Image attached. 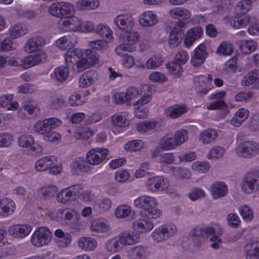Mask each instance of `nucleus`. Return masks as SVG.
<instances>
[{"label": "nucleus", "instance_id": "nucleus-1", "mask_svg": "<svg viewBox=\"0 0 259 259\" xmlns=\"http://www.w3.org/2000/svg\"><path fill=\"white\" fill-rule=\"evenodd\" d=\"M135 206L143 210L141 212L144 215V219H140L133 224V228L137 233H144L151 230L154 227L153 223L150 219L159 217L161 211L155 208L156 200L154 197L143 196L135 200Z\"/></svg>", "mask_w": 259, "mask_h": 259}, {"label": "nucleus", "instance_id": "nucleus-2", "mask_svg": "<svg viewBox=\"0 0 259 259\" xmlns=\"http://www.w3.org/2000/svg\"><path fill=\"white\" fill-rule=\"evenodd\" d=\"M61 124V121L57 118H46L43 121H39L35 123L34 130L38 134L44 135L45 140L53 142L58 139L59 135L52 130Z\"/></svg>", "mask_w": 259, "mask_h": 259}, {"label": "nucleus", "instance_id": "nucleus-3", "mask_svg": "<svg viewBox=\"0 0 259 259\" xmlns=\"http://www.w3.org/2000/svg\"><path fill=\"white\" fill-rule=\"evenodd\" d=\"M235 153L240 158H251L259 153V145L251 141H243L236 146Z\"/></svg>", "mask_w": 259, "mask_h": 259}, {"label": "nucleus", "instance_id": "nucleus-4", "mask_svg": "<svg viewBox=\"0 0 259 259\" xmlns=\"http://www.w3.org/2000/svg\"><path fill=\"white\" fill-rule=\"evenodd\" d=\"M125 39L123 40V43L115 48V51L119 56H123L126 54V52H133L135 50L133 45L139 41V33L137 31H130L125 32Z\"/></svg>", "mask_w": 259, "mask_h": 259}, {"label": "nucleus", "instance_id": "nucleus-5", "mask_svg": "<svg viewBox=\"0 0 259 259\" xmlns=\"http://www.w3.org/2000/svg\"><path fill=\"white\" fill-rule=\"evenodd\" d=\"M191 235L194 237H212L210 240L212 243L210 246L214 249H218L220 247V244L222 243V240L216 235L214 229L212 227H206L204 228H196L191 231Z\"/></svg>", "mask_w": 259, "mask_h": 259}, {"label": "nucleus", "instance_id": "nucleus-6", "mask_svg": "<svg viewBox=\"0 0 259 259\" xmlns=\"http://www.w3.org/2000/svg\"><path fill=\"white\" fill-rule=\"evenodd\" d=\"M177 231V227L174 224L164 225L155 229L152 234V237L154 241L159 242L170 238Z\"/></svg>", "mask_w": 259, "mask_h": 259}, {"label": "nucleus", "instance_id": "nucleus-7", "mask_svg": "<svg viewBox=\"0 0 259 259\" xmlns=\"http://www.w3.org/2000/svg\"><path fill=\"white\" fill-rule=\"evenodd\" d=\"M51 237V232L47 227H39L33 233L31 242L33 245L40 247L48 244Z\"/></svg>", "mask_w": 259, "mask_h": 259}, {"label": "nucleus", "instance_id": "nucleus-8", "mask_svg": "<svg viewBox=\"0 0 259 259\" xmlns=\"http://www.w3.org/2000/svg\"><path fill=\"white\" fill-rule=\"evenodd\" d=\"M18 144L21 147L30 148L32 155H40L42 153V146L34 143V138L31 135L27 134L21 135L18 139Z\"/></svg>", "mask_w": 259, "mask_h": 259}, {"label": "nucleus", "instance_id": "nucleus-9", "mask_svg": "<svg viewBox=\"0 0 259 259\" xmlns=\"http://www.w3.org/2000/svg\"><path fill=\"white\" fill-rule=\"evenodd\" d=\"M166 32L169 31L168 43L171 48L177 47L184 36V29L178 25H170L165 27Z\"/></svg>", "mask_w": 259, "mask_h": 259}, {"label": "nucleus", "instance_id": "nucleus-10", "mask_svg": "<svg viewBox=\"0 0 259 259\" xmlns=\"http://www.w3.org/2000/svg\"><path fill=\"white\" fill-rule=\"evenodd\" d=\"M108 153L109 151L106 148L97 147L91 149L87 154V161L91 165H98L105 160Z\"/></svg>", "mask_w": 259, "mask_h": 259}, {"label": "nucleus", "instance_id": "nucleus-11", "mask_svg": "<svg viewBox=\"0 0 259 259\" xmlns=\"http://www.w3.org/2000/svg\"><path fill=\"white\" fill-rule=\"evenodd\" d=\"M243 192L249 194L259 188V174L257 171L248 173L241 184Z\"/></svg>", "mask_w": 259, "mask_h": 259}, {"label": "nucleus", "instance_id": "nucleus-12", "mask_svg": "<svg viewBox=\"0 0 259 259\" xmlns=\"http://www.w3.org/2000/svg\"><path fill=\"white\" fill-rule=\"evenodd\" d=\"M114 23L118 29L124 32L132 30L135 25V21L129 13L118 15L114 18Z\"/></svg>", "mask_w": 259, "mask_h": 259}, {"label": "nucleus", "instance_id": "nucleus-13", "mask_svg": "<svg viewBox=\"0 0 259 259\" xmlns=\"http://www.w3.org/2000/svg\"><path fill=\"white\" fill-rule=\"evenodd\" d=\"M170 16L175 19H179V21L171 25H178L180 27H186V25L188 23V20L190 18L191 13L186 9L178 7L171 10L169 11Z\"/></svg>", "mask_w": 259, "mask_h": 259}, {"label": "nucleus", "instance_id": "nucleus-14", "mask_svg": "<svg viewBox=\"0 0 259 259\" xmlns=\"http://www.w3.org/2000/svg\"><path fill=\"white\" fill-rule=\"evenodd\" d=\"M47 60V55L42 51H39L33 55H29L21 59L20 64L24 69L29 68L38 64L44 63Z\"/></svg>", "mask_w": 259, "mask_h": 259}, {"label": "nucleus", "instance_id": "nucleus-15", "mask_svg": "<svg viewBox=\"0 0 259 259\" xmlns=\"http://www.w3.org/2000/svg\"><path fill=\"white\" fill-rule=\"evenodd\" d=\"M87 161L82 158H77L70 165L71 171L74 175H82L90 170Z\"/></svg>", "mask_w": 259, "mask_h": 259}, {"label": "nucleus", "instance_id": "nucleus-16", "mask_svg": "<svg viewBox=\"0 0 259 259\" xmlns=\"http://www.w3.org/2000/svg\"><path fill=\"white\" fill-rule=\"evenodd\" d=\"M207 56L206 46L204 44L199 45L195 50L194 54L191 59V64L195 67H198L202 64Z\"/></svg>", "mask_w": 259, "mask_h": 259}, {"label": "nucleus", "instance_id": "nucleus-17", "mask_svg": "<svg viewBox=\"0 0 259 259\" xmlns=\"http://www.w3.org/2000/svg\"><path fill=\"white\" fill-rule=\"evenodd\" d=\"M59 23L60 25L64 26L66 30L72 31H80L82 24L77 17L72 16L60 19Z\"/></svg>", "mask_w": 259, "mask_h": 259}, {"label": "nucleus", "instance_id": "nucleus-18", "mask_svg": "<svg viewBox=\"0 0 259 259\" xmlns=\"http://www.w3.org/2000/svg\"><path fill=\"white\" fill-rule=\"evenodd\" d=\"M167 179L162 177H153L147 181V186L149 190L155 192L157 190L166 189L168 184Z\"/></svg>", "mask_w": 259, "mask_h": 259}, {"label": "nucleus", "instance_id": "nucleus-19", "mask_svg": "<svg viewBox=\"0 0 259 259\" xmlns=\"http://www.w3.org/2000/svg\"><path fill=\"white\" fill-rule=\"evenodd\" d=\"M236 45L243 54H249L254 52L257 47V44L252 39L238 40Z\"/></svg>", "mask_w": 259, "mask_h": 259}, {"label": "nucleus", "instance_id": "nucleus-20", "mask_svg": "<svg viewBox=\"0 0 259 259\" xmlns=\"http://www.w3.org/2000/svg\"><path fill=\"white\" fill-rule=\"evenodd\" d=\"M31 230L28 225H16L10 227L9 233L15 238H24L28 235Z\"/></svg>", "mask_w": 259, "mask_h": 259}, {"label": "nucleus", "instance_id": "nucleus-21", "mask_svg": "<svg viewBox=\"0 0 259 259\" xmlns=\"http://www.w3.org/2000/svg\"><path fill=\"white\" fill-rule=\"evenodd\" d=\"M98 74L95 70H90L83 73L79 79V85L86 88L93 84L98 79Z\"/></svg>", "mask_w": 259, "mask_h": 259}, {"label": "nucleus", "instance_id": "nucleus-22", "mask_svg": "<svg viewBox=\"0 0 259 259\" xmlns=\"http://www.w3.org/2000/svg\"><path fill=\"white\" fill-rule=\"evenodd\" d=\"M45 44V40L42 37H33L28 40L24 49L26 52L31 53L39 50Z\"/></svg>", "mask_w": 259, "mask_h": 259}, {"label": "nucleus", "instance_id": "nucleus-23", "mask_svg": "<svg viewBox=\"0 0 259 259\" xmlns=\"http://www.w3.org/2000/svg\"><path fill=\"white\" fill-rule=\"evenodd\" d=\"M228 191L227 185L222 182H215L211 187V193L215 199L225 196Z\"/></svg>", "mask_w": 259, "mask_h": 259}, {"label": "nucleus", "instance_id": "nucleus-24", "mask_svg": "<svg viewBox=\"0 0 259 259\" xmlns=\"http://www.w3.org/2000/svg\"><path fill=\"white\" fill-rule=\"evenodd\" d=\"M251 20L247 14L237 13V14L230 20V24L234 28H239L249 24Z\"/></svg>", "mask_w": 259, "mask_h": 259}, {"label": "nucleus", "instance_id": "nucleus-25", "mask_svg": "<svg viewBox=\"0 0 259 259\" xmlns=\"http://www.w3.org/2000/svg\"><path fill=\"white\" fill-rule=\"evenodd\" d=\"M82 56V52L80 50L74 49L71 50L70 48L66 53L65 58L66 65L68 67H71V65L76 63Z\"/></svg>", "mask_w": 259, "mask_h": 259}, {"label": "nucleus", "instance_id": "nucleus-26", "mask_svg": "<svg viewBox=\"0 0 259 259\" xmlns=\"http://www.w3.org/2000/svg\"><path fill=\"white\" fill-rule=\"evenodd\" d=\"M14 202L7 198L0 199V215L7 217L14 211Z\"/></svg>", "mask_w": 259, "mask_h": 259}, {"label": "nucleus", "instance_id": "nucleus-27", "mask_svg": "<svg viewBox=\"0 0 259 259\" xmlns=\"http://www.w3.org/2000/svg\"><path fill=\"white\" fill-rule=\"evenodd\" d=\"M158 19L154 12L147 11L144 12L140 18L139 22L144 26H151L157 23Z\"/></svg>", "mask_w": 259, "mask_h": 259}, {"label": "nucleus", "instance_id": "nucleus-28", "mask_svg": "<svg viewBox=\"0 0 259 259\" xmlns=\"http://www.w3.org/2000/svg\"><path fill=\"white\" fill-rule=\"evenodd\" d=\"M54 157L52 156L44 157L38 160L35 164V169L38 171H43L53 165Z\"/></svg>", "mask_w": 259, "mask_h": 259}, {"label": "nucleus", "instance_id": "nucleus-29", "mask_svg": "<svg viewBox=\"0 0 259 259\" xmlns=\"http://www.w3.org/2000/svg\"><path fill=\"white\" fill-rule=\"evenodd\" d=\"M92 231L99 233H107L109 230V226L102 219H96L91 222Z\"/></svg>", "mask_w": 259, "mask_h": 259}, {"label": "nucleus", "instance_id": "nucleus-30", "mask_svg": "<svg viewBox=\"0 0 259 259\" xmlns=\"http://www.w3.org/2000/svg\"><path fill=\"white\" fill-rule=\"evenodd\" d=\"M120 242L122 245H132L138 242L139 238L133 232L126 231L119 235Z\"/></svg>", "mask_w": 259, "mask_h": 259}, {"label": "nucleus", "instance_id": "nucleus-31", "mask_svg": "<svg viewBox=\"0 0 259 259\" xmlns=\"http://www.w3.org/2000/svg\"><path fill=\"white\" fill-rule=\"evenodd\" d=\"M218 136L217 132L211 128L203 130L199 136V140L204 144H209L214 141Z\"/></svg>", "mask_w": 259, "mask_h": 259}, {"label": "nucleus", "instance_id": "nucleus-32", "mask_svg": "<svg viewBox=\"0 0 259 259\" xmlns=\"http://www.w3.org/2000/svg\"><path fill=\"white\" fill-rule=\"evenodd\" d=\"M67 66H61L54 69L52 77L59 82L66 80L69 75V69Z\"/></svg>", "mask_w": 259, "mask_h": 259}, {"label": "nucleus", "instance_id": "nucleus-33", "mask_svg": "<svg viewBox=\"0 0 259 259\" xmlns=\"http://www.w3.org/2000/svg\"><path fill=\"white\" fill-rule=\"evenodd\" d=\"M79 248L85 250H92L97 245L96 241L90 237H81L78 241Z\"/></svg>", "mask_w": 259, "mask_h": 259}, {"label": "nucleus", "instance_id": "nucleus-34", "mask_svg": "<svg viewBox=\"0 0 259 259\" xmlns=\"http://www.w3.org/2000/svg\"><path fill=\"white\" fill-rule=\"evenodd\" d=\"M76 7L81 10H89L97 8L100 3L98 0H81L76 3Z\"/></svg>", "mask_w": 259, "mask_h": 259}, {"label": "nucleus", "instance_id": "nucleus-35", "mask_svg": "<svg viewBox=\"0 0 259 259\" xmlns=\"http://www.w3.org/2000/svg\"><path fill=\"white\" fill-rule=\"evenodd\" d=\"M187 112V108L184 105H175L169 107L166 113L172 118H177Z\"/></svg>", "mask_w": 259, "mask_h": 259}, {"label": "nucleus", "instance_id": "nucleus-36", "mask_svg": "<svg viewBox=\"0 0 259 259\" xmlns=\"http://www.w3.org/2000/svg\"><path fill=\"white\" fill-rule=\"evenodd\" d=\"M259 80V70H253L244 76L241 80V84L248 86Z\"/></svg>", "mask_w": 259, "mask_h": 259}, {"label": "nucleus", "instance_id": "nucleus-37", "mask_svg": "<svg viewBox=\"0 0 259 259\" xmlns=\"http://www.w3.org/2000/svg\"><path fill=\"white\" fill-rule=\"evenodd\" d=\"M107 250L111 252L118 251L123 246L120 242L119 237H114L108 240L105 245Z\"/></svg>", "mask_w": 259, "mask_h": 259}, {"label": "nucleus", "instance_id": "nucleus-38", "mask_svg": "<svg viewBox=\"0 0 259 259\" xmlns=\"http://www.w3.org/2000/svg\"><path fill=\"white\" fill-rule=\"evenodd\" d=\"M96 32L101 37L107 40L112 39V32L109 27L105 24H99L96 28Z\"/></svg>", "mask_w": 259, "mask_h": 259}, {"label": "nucleus", "instance_id": "nucleus-39", "mask_svg": "<svg viewBox=\"0 0 259 259\" xmlns=\"http://www.w3.org/2000/svg\"><path fill=\"white\" fill-rule=\"evenodd\" d=\"M131 259H145V249L142 246L133 247L128 251Z\"/></svg>", "mask_w": 259, "mask_h": 259}, {"label": "nucleus", "instance_id": "nucleus-40", "mask_svg": "<svg viewBox=\"0 0 259 259\" xmlns=\"http://www.w3.org/2000/svg\"><path fill=\"white\" fill-rule=\"evenodd\" d=\"M60 6L61 7V19L68 18L73 15L74 12L73 6L70 3L61 2Z\"/></svg>", "mask_w": 259, "mask_h": 259}, {"label": "nucleus", "instance_id": "nucleus-41", "mask_svg": "<svg viewBox=\"0 0 259 259\" xmlns=\"http://www.w3.org/2000/svg\"><path fill=\"white\" fill-rule=\"evenodd\" d=\"M57 199L59 202L66 203L68 201H73L74 198L70 191L69 187L63 189L57 195Z\"/></svg>", "mask_w": 259, "mask_h": 259}, {"label": "nucleus", "instance_id": "nucleus-42", "mask_svg": "<svg viewBox=\"0 0 259 259\" xmlns=\"http://www.w3.org/2000/svg\"><path fill=\"white\" fill-rule=\"evenodd\" d=\"M156 124L157 122L155 121H147L138 124L137 128L140 133H147L154 130Z\"/></svg>", "mask_w": 259, "mask_h": 259}, {"label": "nucleus", "instance_id": "nucleus-43", "mask_svg": "<svg viewBox=\"0 0 259 259\" xmlns=\"http://www.w3.org/2000/svg\"><path fill=\"white\" fill-rule=\"evenodd\" d=\"M71 39L70 35L62 37L57 40V46L62 50L69 49L72 47L73 43Z\"/></svg>", "mask_w": 259, "mask_h": 259}, {"label": "nucleus", "instance_id": "nucleus-44", "mask_svg": "<svg viewBox=\"0 0 259 259\" xmlns=\"http://www.w3.org/2000/svg\"><path fill=\"white\" fill-rule=\"evenodd\" d=\"M251 7V1L250 0H241L237 4L235 10L237 13L246 14Z\"/></svg>", "mask_w": 259, "mask_h": 259}, {"label": "nucleus", "instance_id": "nucleus-45", "mask_svg": "<svg viewBox=\"0 0 259 259\" xmlns=\"http://www.w3.org/2000/svg\"><path fill=\"white\" fill-rule=\"evenodd\" d=\"M132 212L131 207L127 205H120L116 208L115 214L117 218H124L128 217Z\"/></svg>", "mask_w": 259, "mask_h": 259}, {"label": "nucleus", "instance_id": "nucleus-46", "mask_svg": "<svg viewBox=\"0 0 259 259\" xmlns=\"http://www.w3.org/2000/svg\"><path fill=\"white\" fill-rule=\"evenodd\" d=\"M162 62V58L159 56H153L149 59L146 63V67L149 69H153L159 67Z\"/></svg>", "mask_w": 259, "mask_h": 259}, {"label": "nucleus", "instance_id": "nucleus-47", "mask_svg": "<svg viewBox=\"0 0 259 259\" xmlns=\"http://www.w3.org/2000/svg\"><path fill=\"white\" fill-rule=\"evenodd\" d=\"M82 57L88 62L91 66L96 64L98 61L96 53L91 49H87L84 53H82Z\"/></svg>", "mask_w": 259, "mask_h": 259}, {"label": "nucleus", "instance_id": "nucleus-48", "mask_svg": "<svg viewBox=\"0 0 259 259\" xmlns=\"http://www.w3.org/2000/svg\"><path fill=\"white\" fill-rule=\"evenodd\" d=\"M143 147L141 141L134 140L127 142L124 145V149L128 151H137Z\"/></svg>", "mask_w": 259, "mask_h": 259}, {"label": "nucleus", "instance_id": "nucleus-49", "mask_svg": "<svg viewBox=\"0 0 259 259\" xmlns=\"http://www.w3.org/2000/svg\"><path fill=\"white\" fill-rule=\"evenodd\" d=\"M57 188L55 186L45 187L40 190L41 194L45 199H50L54 197L57 193Z\"/></svg>", "mask_w": 259, "mask_h": 259}, {"label": "nucleus", "instance_id": "nucleus-50", "mask_svg": "<svg viewBox=\"0 0 259 259\" xmlns=\"http://www.w3.org/2000/svg\"><path fill=\"white\" fill-rule=\"evenodd\" d=\"M179 62H176L174 60L166 64V67L173 74L179 75L183 71L182 65Z\"/></svg>", "mask_w": 259, "mask_h": 259}, {"label": "nucleus", "instance_id": "nucleus-51", "mask_svg": "<svg viewBox=\"0 0 259 259\" xmlns=\"http://www.w3.org/2000/svg\"><path fill=\"white\" fill-rule=\"evenodd\" d=\"M111 201L108 198L103 199L95 205V208L100 213L108 210L111 206Z\"/></svg>", "mask_w": 259, "mask_h": 259}, {"label": "nucleus", "instance_id": "nucleus-52", "mask_svg": "<svg viewBox=\"0 0 259 259\" xmlns=\"http://www.w3.org/2000/svg\"><path fill=\"white\" fill-rule=\"evenodd\" d=\"M91 65L86 61L82 56L80 58V60H78L76 63L71 66L72 69L77 72L83 71L85 69L90 67Z\"/></svg>", "mask_w": 259, "mask_h": 259}, {"label": "nucleus", "instance_id": "nucleus-53", "mask_svg": "<svg viewBox=\"0 0 259 259\" xmlns=\"http://www.w3.org/2000/svg\"><path fill=\"white\" fill-rule=\"evenodd\" d=\"M174 139L179 146L188 140V132L184 129L178 131L176 132Z\"/></svg>", "mask_w": 259, "mask_h": 259}, {"label": "nucleus", "instance_id": "nucleus-54", "mask_svg": "<svg viewBox=\"0 0 259 259\" xmlns=\"http://www.w3.org/2000/svg\"><path fill=\"white\" fill-rule=\"evenodd\" d=\"M174 175L178 178L189 179L191 176V171L187 168L180 167L173 169Z\"/></svg>", "mask_w": 259, "mask_h": 259}, {"label": "nucleus", "instance_id": "nucleus-55", "mask_svg": "<svg viewBox=\"0 0 259 259\" xmlns=\"http://www.w3.org/2000/svg\"><path fill=\"white\" fill-rule=\"evenodd\" d=\"M239 211L242 218L245 221H250L253 218V212L247 205L241 206L239 207Z\"/></svg>", "mask_w": 259, "mask_h": 259}, {"label": "nucleus", "instance_id": "nucleus-56", "mask_svg": "<svg viewBox=\"0 0 259 259\" xmlns=\"http://www.w3.org/2000/svg\"><path fill=\"white\" fill-rule=\"evenodd\" d=\"M227 222L228 225L233 228H238L240 225V220L235 213L228 214Z\"/></svg>", "mask_w": 259, "mask_h": 259}, {"label": "nucleus", "instance_id": "nucleus-57", "mask_svg": "<svg viewBox=\"0 0 259 259\" xmlns=\"http://www.w3.org/2000/svg\"><path fill=\"white\" fill-rule=\"evenodd\" d=\"M89 47L95 50H106L107 48V40H96L89 42Z\"/></svg>", "mask_w": 259, "mask_h": 259}, {"label": "nucleus", "instance_id": "nucleus-58", "mask_svg": "<svg viewBox=\"0 0 259 259\" xmlns=\"http://www.w3.org/2000/svg\"><path fill=\"white\" fill-rule=\"evenodd\" d=\"M233 49L232 45L229 43L223 42L217 49V53L220 55H227L232 54Z\"/></svg>", "mask_w": 259, "mask_h": 259}, {"label": "nucleus", "instance_id": "nucleus-59", "mask_svg": "<svg viewBox=\"0 0 259 259\" xmlns=\"http://www.w3.org/2000/svg\"><path fill=\"white\" fill-rule=\"evenodd\" d=\"M27 32V29L20 24H16L12 27L10 30V34L13 38H16L25 34Z\"/></svg>", "mask_w": 259, "mask_h": 259}, {"label": "nucleus", "instance_id": "nucleus-60", "mask_svg": "<svg viewBox=\"0 0 259 259\" xmlns=\"http://www.w3.org/2000/svg\"><path fill=\"white\" fill-rule=\"evenodd\" d=\"M203 29L200 26L194 27L189 30L187 33V37L195 40L200 37L203 34Z\"/></svg>", "mask_w": 259, "mask_h": 259}, {"label": "nucleus", "instance_id": "nucleus-61", "mask_svg": "<svg viewBox=\"0 0 259 259\" xmlns=\"http://www.w3.org/2000/svg\"><path fill=\"white\" fill-rule=\"evenodd\" d=\"M225 152L224 148L215 146L210 150L208 158L209 159L220 158L224 155Z\"/></svg>", "mask_w": 259, "mask_h": 259}, {"label": "nucleus", "instance_id": "nucleus-62", "mask_svg": "<svg viewBox=\"0 0 259 259\" xmlns=\"http://www.w3.org/2000/svg\"><path fill=\"white\" fill-rule=\"evenodd\" d=\"M192 168L198 172H206L208 171L209 166L206 162H197L193 163Z\"/></svg>", "mask_w": 259, "mask_h": 259}, {"label": "nucleus", "instance_id": "nucleus-63", "mask_svg": "<svg viewBox=\"0 0 259 259\" xmlns=\"http://www.w3.org/2000/svg\"><path fill=\"white\" fill-rule=\"evenodd\" d=\"M178 146L174 138H169L161 143L160 148L164 150H170Z\"/></svg>", "mask_w": 259, "mask_h": 259}, {"label": "nucleus", "instance_id": "nucleus-64", "mask_svg": "<svg viewBox=\"0 0 259 259\" xmlns=\"http://www.w3.org/2000/svg\"><path fill=\"white\" fill-rule=\"evenodd\" d=\"M254 243L251 244V249L247 252L246 259H259V247Z\"/></svg>", "mask_w": 259, "mask_h": 259}]
</instances>
